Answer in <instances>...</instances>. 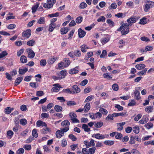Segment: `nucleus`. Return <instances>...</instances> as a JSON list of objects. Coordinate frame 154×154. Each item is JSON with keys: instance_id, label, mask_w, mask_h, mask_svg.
<instances>
[{"instance_id": "obj_3", "label": "nucleus", "mask_w": 154, "mask_h": 154, "mask_svg": "<svg viewBox=\"0 0 154 154\" xmlns=\"http://www.w3.org/2000/svg\"><path fill=\"white\" fill-rule=\"evenodd\" d=\"M56 2L55 0H47V3H44L43 6L45 8L49 9L51 8Z\"/></svg>"}, {"instance_id": "obj_15", "label": "nucleus", "mask_w": 154, "mask_h": 154, "mask_svg": "<svg viewBox=\"0 0 154 154\" xmlns=\"http://www.w3.org/2000/svg\"><path fill=\"white\" fill-rule=\"evenodd\" d=\"M43 127L44 126H42ZM45 126L42 130L41 133L43 134H45L48 132H50L51 131L50 128L48 127L47 126Z\"/></svg>"}, {"instance_id": "obj_51", "label": "nucleus", "mask_w": 154, "mask_h": 154, "mask_svg": "<svg viewBox=\"0 0 154 154\" xmlns=\"http://www.w3.org/2000/svg\"><path fill=\"white\" fill-rule=\"evenodd\" d=\"M74 56H76V57H80L81 55V53L80 51L79 50H76L74 51Z\"/></svg>"}, {"instance_id": "obj_63", "label": "nucleus", "mask_w": 154, "mask_h": 154, "mask_svg": "<svg viewBox=\"0 0 154 154\" xmlns=\"http://www.w3.org/2000/svg\"><path fill=\"white\" fill-rule=\"evenodd\" d=\"M69 137L73 141H75L76 140L77 138L72 134H70L69 135Z\"/></svg>"}, {"instance_id": "obj_50", "label": "nucleus", "mask_w": 154, "mask_h": 154, "mask_svg": "<svg viewBox=\"0 0 154 154\" xmlns=\"http://www.w3.org/2000/svg\"><path fill=\"white\" fill-rule=\"evenodd\" d=\"M47 63V62L45 60H41L40 61V65L42 66H45Z\"/></svg>"}, {"instance_id": "obj_18", "label": "nucleus", "mask_w": 154, "mask_h": 154, "mask_svg": "<svg viewBox=\"0 0 154 154\" xmlns=\"http://www.w3.org/2000/svg\"><path fill=\"white\" fill-rule=\"evenodd\" d=\"M37 23L40 24H44L45 23V18L44 17H41L37 20Z\"/></svg>"}, {"instance_id": "obj_16", "label": "nucleus", "mask_w": 154, "mask_h": 154, "mask_svg": "<svg viewBox=\"0 0 154 154\" xmlns=\"http://www.w3.org/2000/svg\"><path fill=\"white\" fill-rule=\"evenodd\" d=\"M64 135V133L60 130H58L56 132V137L58 138H60Z\"/></svg>"}, {"instance_id": "obj_41", "label": "nucleus", "mask_w": 154, "mask_h": 154, "mask_svg": "<svg viewBox=\"0 0 154 154\" xmlns=\"http://www.w3.org/2000/svg\"><path fill=\"white\" fill-rule=\"evenodd\" d=\"M87 6V4L86 3L84 2H81L79 5V8L80 9H84Z\"/></svg>"}, {"instance_id": "obj_57", "label": "nucleus", "mask_w": 154, "mask_h": 154, "mask_svg": "<svg viewBox=\"0 0 154 154\" xmlns=\"http://www.w3.org/2000/svg\"><path fill=\"white\" fill-rule=\"evenodd\" d=\"M88 81L87 79H84L80 83V85L82 86L86 85L88 83Z\"/></svg>"}, {"instance_id": "obj_25", "label": "nucleus", "mask_w": 154, "mask_h": 154, "mask_svg": "<svg viewBox=\"0 0 154 154\" xmlns=\"http://www.w3.org/2000/svg\"><path fill=\"white\" fill-rule=\"evenodd\" d=\"M56 24L51 23L49 25L48 31L50 32H52L55 28Z\"/></svg>"}, {"instance_id": "obj_19", "label": "nucleus", "mask_w": 154, "mask_h": 154, "mask_svg": "<svg viewBox=\"0 0 154 154\" xmlns=\"http://www.w3.org/2000/svg\"><path fill=\"white\" fill-rule=\"evenodd\" d=\"M64 62V68L68 67L70 64L71 62L69 59L68 58H65L63 60Z\"/></svg>"}, {"instance_id": "obj_6", "label": "nucleus", "mask_w": 154, "mask_h": 154, "mask_svg": "<svg viewBox=\"0 0 154 154\" xmlns=\"http://www.w3.org/2000/svg\"><path fill=\"white\" fill-rule=\"evenodd\" d=\"M138 19L139 18H138L137 17L132 16L127 20V21L128 23L129 24H130L134 23H135Z\"/></svg>"}, {"instance_id": "obj_20", "label": "nucleus", "mask_w": 154, "mask_h": 154, "mask_svg": "<svg viewBox=\"0 0 154 154\" xmlns=\"http://www.w3.org/2000/svg\"><path fill=\"white\" fill-rule=\"evenodd\" d=\"M109 40V37L107 36L102 38L101 39L100 41L102 45H103L108 42Z\"/></svg>"}, {"instance_id": "obj_8", "label": "nucleus", "mask_w": 154, "mask_h": 154, "mask_svg": "<svg viewBox=\"0 0 154 154\" xmlns=\"http://www.w3.org/2000/svg\"><path fill=\"white\" fill-rule=\"evenodd\" d=\"M26 51L28 53V57L30 58H33L35 56V53L31 49H27Z\"/></svg>"}, {"instance_id": "obj_61", "label": "nucleus", "mask_w": 154, "mask_h": 154, "mask_svg": "<svg viewBox=\"0 0 154 154\" xmlns=\"http://www.w3.org/2000/svg\"><path fill=\"white\" fill-rule=\"evenodd\" d=\"M144 144L146 146L149 144L154 145V140H149L148 141L145 142Z\"/></svg>"}, {"instance_id": "obj_35", "label": "nucleus", "mask_w": 154, "mask_h": 154, "mask_svg": "<svg viewBox=\"0 0 154 154\" xmlns=\"http://www.w3.org/2000/svg\"><path fill=\"white\" fill-rule=\"evenodd\" d=\"M104 144L109 146H111L113 145L114 143V141L113 140H107L103 142Z\"/></svg>"}, {"instance_id": "obj_52", "label": "nucleus", "mask_w": 154, "mask_h": 154, "mask_svg": "<svg viewBox=\"0 0 154 154\" xmlns=\"http://www.w3.org/2000/svg\"><path fill=\"white\" fill-rule=\"evenodd\" d=\"M69 129V126H67V127H65L64 128H61L60 129L61 131H62L64 133V132H66L68 131Z\"/></svg>"}, {"instance_id": "obj_56", "label": "nucleus", "mask_w": 154, "mask_h": 154, "mask_svg": "<svg viewBox=\"0 0 154 154\" xmlns=\"http://www.w3.org/2000/svg\"><path fill=\"white\" fill-rule=\"evenodd\" d=\"M20 116V115H19L17 117L15 118L14 121L16 124L17 125L19 124V118Z\"/></svg>"}, {"instance_id": "obj_59", "label": "nucleus", "mask_w": 154, "mask_h": 154, "mask_svg": "<svg viewBox=\"0 0 154 154\" xmlns=\"http://www.w3.org/2000/svg\"><path fill=\"white\" fill-rule=\"evenodd\" d=\"M67 144V142L66 140L65 139H63L61 141V146L63 147L66 146Z\"/></svg>"}, {"instance_id": "obj_10", "label": "nucleus", "mask_w": 154, "mask_h": 154, "mask_svg": "<svg viewBox=\"0 0 154 154\" xmlns=\"http://www.w3.org/2000/svg\"><path fill=\"white\" fill-rule=\"evenodd\" d=\"M140 88V87L136 88L134 93L135 98L137 100H139L140 99V93L139 91Z\"/></svg>"}, {"instance_id": "obj_11", "label": "nucleus", "mask_w": 154, "mask_h": 154, "mask_svg": "<svg viewBox=\"0 0 154 154\" xmlns=\"http://www.w3.org/2000/svg\"><path fill=\"white\" fill-rule=\"evenodd\" d=\"M152 49L153 48L152 47L147 46L145 47V49L142 48L140 50L141 53H145L147 52V51H151Z\"/></svg>"}, {"instance_id": "obj_12", "label": "nucleus", "mask_w": 154, "mask_h": 154, "mask_svg": "<svg viewBox=\"0 0 154 154\" xmlns=\"http://www.w3.org/2000/svg\"><path fill=\"white\" fill-rule=\"evenodd\" d=\"M59 76L61 79H62L66 76L67 74V72L66 70H61L59 73H58Z\"/></svg>"}, {"instance_id": "obj_34", "label": "nucleus", "mask_w": 154, "mask_h": 154, "mask_svg": "<svg viewBox=\"0 0 154 154\" xmlns=\"http://www.w3.org/2000/svg\"><path fill=\"white\" fill-rule=\"evenodd\" d=\"M68 28L66 27L61 28L60 29L61 33V34H65L68 32Z\"/></svg>"}, {"instance_id": "obj_28", "label": "nucleus", "mask_w": 154, "mask_h": 154, "mask_svg": "<svg viewBox=\"0 0 154 154\" xmlns=\"http://www.w3.org/2000/svg\"><path fill=\"white\" fill-rule=\"evenodd\" d=\"M79 71L76 67L71 69L69 71V73L71 74H73L76 73L78 72Z\"/></svg>"}, {"instance_id": "obj_7", "label": "nucleus", "mask_w": 154, "mask_h": 154, "mask_svg": "<svg viewBox=\"0 0 154 154\" xmlns=\"http://www.w3.org/2000/svg\"><path fill=\"white\" fill-rule=\"evenodd\" d=\"M54 86L51 90V91L57 92L60 90V88H62L59 84H55L53 85Z\"/></svg>"}, {"instance_id": "obj_1", "label": "nucleus", "mask_w": 154, "mask_h": 154, "mask_svg": "<svg viewBox=\"0 0 154 154\" xmlns=\"http://www.w3.org/2000/svg\"><path fill=\"white\" fill-rule=\"evenodd\" d=\"M129 24L125 23L121 26L120 28L117 29L118 31L122 30L121 32L122 35H125L128 33L129 32Z\"/></svg>"}, {"instance_id": "obj_47", "label": "nucleus", "mask_w": 154, "mask_h": 154, "mask_svg": "<svg viewBox=\"0 0 154 154\" xmlns=\"http://www.w3.org/2000/svg\"><path fill=\"white\" fill-rule=\"evenodd\" d=\"M27 123V121L25 119H23L20 120V123L22 125H25Z\"/></svg>"}, {"instance_id": "obj_49", "label": "nucleus", "mask_w": 154, "mask_h": 154, "mask_svg": "<svg viewBox=\"0 0 154 154\" xmlns=\"http://www.w3.org/2000/svg\"><path fill=\"white\" fill-rule=\"evenodd\" d=\"M24 152V149L23 148H20L17 151L16 154H23Z\"/></svg>"}, {"instance_id": "obj_54", "label": "nucleus", "mask_w": 154, "mask_h": 154, "mask_svg": "<svg viewBox=\"0 0 154 154\" xmlns=\"http://www.w3.org/2000/svg\"><path fill=\"white\" fill-rule=\"evenodd\" d=\"M147 69H145L143 70H142L141 71L139 72L138 73V74L140 75H145Z\"/></svg>"}, {"instance_id": "obj_13", "label": "nucleus", "mask_w": 154, "mask_h": 154, "mask_svg": "<svg viewBox=\"0 0 154 154\" xmlns=\"http://www.w3.org/2000/svg\"><path fill=\"white\" fill-rule=\"evenodd\" d=\"M78 32L79 36L81 38L83 37L86 33V32L85 31L82 30L81 28L78 29Z\"/></svg>"}, {"instance_id": "obj_33", "label": "nucleus", "mask_w": 154, "mask_h": 154, "mask_svg": "<svg viewBox=\"0 0 154 154\" xmlns=\"http://www.w3.org/2000/svg\"><path fill=\"white\" fill-rule=\"evenodd\" d=\"M35 41L33 39L28 41L27 43V45L29 46H33L35 44Z\"/></svg>"}, {"instance_id": "obj_37", "label": "nucleus", "mask_w": 154, "mask_h": 154, "mask_svg": "<svg viewBox=\"0 0 154 154\" xmlns=\"http://www.w3.org/2000/svg\"><path fill=\"white\" fill-rule=\"evenodd\" d=\"M96 148L95 147H93L89 149L88 154H94Z\"/></svg>"}, {"instance_id": "obj_2", "label": "nucleus", "mask_w": 154, "mask_h": 154, "mask_svg": "<svg viewBox=\"0 0 154 154\" xmlns=\"http://www.w3.org/2000/svg\"><path fill=\"white\" fill-rule=\"evenodd\" d=\"M154 7V2L150 0H147L143 6L144 11L145 12L149 11L151 8Z\"/></svg>"}, {"instance_id": "obj_43", "label": "nucleus", "mask_w": 154, "mask_h": 154, "mask_svg": "<svg viewBox=\"0 0 154 154\" xmlns=\"http://www.w3.org/2000/svg\"><path fill=\"white\" fill-rule=\"evenodd\" d=\"M8 53L6 51H4L0 53V59L7 55Z\"/></svg>"}, {"instance_id": "obj_32", "label": "nucleus", "mask_w": 154, "mask_h": 154, "mask_svg": "<svg viewBox=\"0 0 154 154\" xmlns=\"http://www.w3.org/2000/svg\"><path fill=\"white\" fill-rule=\"evenodd\" d=\"M20 60L21 62L23 63H26L27 61L26 57L24 55H22L20 57Z\"/></svg>"}, {"instance_id": "obj_29", "label": "nucleus", "mask_w": 154, "mask_h": 154, "mask_svg": "<svg viewBox=\"0 0 154 154\" xmlns=\"http://www.w3.org/2000/svg\"><path fill=\"white\" fill-rule=\"evenodd\" d=\"M153 106H147L145 108V111L147 112H151L153 110Z\"/></svg>"}, {"instance_id": "obj_53", "label": "nucleus", "mask_w": 154, "mask_h": 154, "mask_svg": "<svg viewBox=\"0 0 154 154\" xmlns=\"http://www.w3.org/2000/svg\"><path fill=\"white\" fill-rule=\"evenodd\" d=\"M69 116L71 118V120L74 118H76L77 116L73 112H72L69 113Z\"/></svg>"}, {"instance_id": "obj_14", "label": "nucleus", "mask_w": 154, "mask_h": 154, "mask_svg": "<svg viewBox=\"0 0 154 154\" xmlns=\"http://www.w3.org/2000/svg\"><path fill=\"white\" fill-rule=\"evenodd\" d=\"M94 136L96 138L98 139H102L105 138L104 135L100 134H94L92 137H94Z\"/></svg>"}, {"instance_id": "obj_30", "label": "nucleus", "mask_w": 154, "mask_h": 154, "mask_svg": "<svg viewBox=\"0 0 154 154\" xmlns=\"http://www.w3.org/2000/svg\"><path fill=\"white\" fill-rule=\"evenodd\" d=\"M23 80V78L21 77H18L17 78L15 82V85H19Z\"/></svg>"}, {"instance_id": "obj_42", "label": "nucleus", "mask_w": 154, "mask_h": 154, "mask_svg": "<svg viewBox=\"0 0 154 154\" xmlns=\"http://www.w3.org/2000/svg\"><path fill=\"white\" fill-rule=\"evenodd\" d=\"M92 91V88L89 86L85 88L84 91V93L85 94H87L89 93Z\"/></svg>"}, {"instance_id": "obj_39", "label": "nucleus", "mask_w": 154, "mask_h": 154, "mask_svg": "<svg viewBox=\"0 0 154 154\" xmlns=\"http://www.w3.org/2000/svg\"><path fill=\"white\" fill-rule=\"evenodd\" d=\"M62 92L65 93L72 94L71 89L70 88L64 89L63 90Z\"/></svg>"}, {"instance_id": "obj_58", "label": "nucleus", "mask_w": 154, "mask_h": 154, "mask_svg": "<svg viewBox=\"0 0 154 154\" xmlns=\"http://www.w3.org/2000/svg\"><path fill=\"white\" fill-rule=\"evenodd\" d=\"M133 130L134 132L136 134H138L139 132V128L137 126L133 127Z\"/></svg>"}, {"instance_id": "obj_60", "label": "nucleus", "mask_w": 154, "mask_h": 154, "mask_svg": "<svg viewBox=\"0 0 154 154\" xmlns=\"http://www.w3.org/2000/svg\"><path fill=\"white\" fill-rule=\"evenodd\" d=\"M13 134V132L11 130H9L7 133V135L10 138L12 137Z\"/></svg>"}, {"instance_id": "obj_38", "label": "nucleus", "mask_w": 154, "mask_h": 154, "mask_svg": "<svg viewBox=\"0 0 154 154\" xmlns=\"http://www.w3.org/2000/svg\"><path fill=\"white\" fill-rule=\"evenodd\" d=\"M146 18L145 17H143L142 19H141L139 23L140 24L144 25L146 23Z\"/></svg>"}, {"instance_id": "obj_5", "label": "nucleus", "mask_w": 154, "mask_h": 154, "mask_svg": "<svg viewBox=\"0 0 154 154\" xmlns=\"http://www.w3.org/2000/svg\"><path fill=\"white\" fill-rule=\"evenodd\" d=\"M31 31L30 29H27L23 31L22 33V36L23 37H25L28 38L31 35Z\"/></svg>"}, {"instance_id": "obj_26", "label": "nucleus", "mask_w": 154, "mask_h": 154, "mask_svg": "<svg viewBox=\"0 0 154 154\" xmlns=\"http://www.w3.org/2000/svg\"><path fill=\"white\" fill-rule=\"evenodd\" d=\"M81 51L83 52H86V49H89V47L87 46L86 45L83 44L81 46Z\"/></svg>"}, {"instance_id": "obj_17", "label": "nucleus", "mask_w": 154, "mask_h": 154, "mask_svg": "<svg viewBox=\"0 0 154 154\" xmlns=\"http://www.w3.org/2000/svg\"><path fill=\"white\" fill-rule=\"evenodd\" d=\"M149 119L146 116H145L143 118L140 120L139 122L140 124H145L148 121Z\"/></svg>"}, {"instance_id": "obj_27", "label": "nucleus", "mask_w": 154, "mask_h": 154, "mask_svg": "<svg viewBox=\"0 0 154 154\" xmlns=\"http://www.w3.org/2000/svg\"><path fill=\"white\" fill-rule=\"evenodd\" d=\"M14 109V108H11L10 107H7L5 109V112L6 114H10Z\"/></svg>"}, {"instance_id": "obj_9", "label": "nucleus", "mask_w": 154, "mask_h": 154, "mask_svg": "<svg viewBox=\"0 0 154 154\" xmlns=\"http://www.w3.org/2000/svg\"><path fill=\"white\" fill-rule=\"evenodd\" d=\"M58 59V57L56 56H51L49 58L48 61V63L49 64H52L54 63L56 60Z\"/></svg>"}, {"instance_id": "obj_24", "label": "nucleus", "mask_w": 154, "mask_h": 154, "mask_svg": "<svg viewBox=\"0 0 154 154\" xmlns=\"http://www.w3.org/2000/svg\"><path fill=\"white\" fill-rule=\"evenodd\" d=\"M28 71V69L26 67L23 69L19 68V73L20 75L24 74Z\"/></svg>"}, {"instance_id": "obj_36", "label": "nucleus", "mask_w": 154, "mask_h": 154, "mask_svg": "<svg viewBox=\"0 0 154 154\" xmlns=\"http://www.w3.org/2000/svg\"><path fill=\"white\" fill-rule=\"evenodd\" d=\"M54 109L57 112H60L62 111V107L58 105H56L55 106Z\"/></svg>"}, {"instance_id": "obj_45", "label": "nucleus", "mask_w": 154, "mask_h": 154, "mask_svg": "<svg viewBox=\"0 0 154 154\" xmlns=\"http://www.w3.org/2000/svg\"><path fill=\"white\" fill-rule=\"evenodd\" d=\"M32 134L33 137L35 138H37L38 136V134L37 133V130L36 129H34L32 131Z\"/></svg>"}, {"instance_id": "obj_40", "label": "nucleus", "mask_w": 154, "mask_h": 154, "mask_svg": "<svg viewBox=\"0 0 154 154\" xmlns=\"http://www.w3.org/2000/svg\"><path fill=\"white\" fill-rule=\"evenodd\" d=\"M99 111L103 115H106L108 113L107 111L103 108H101L99 109Z\"/></svg>"}, {"instance_id": "obj_46", "label": "nucleus", "mask_w": 154, "mask_h": 154, "mask_svg": "<svg viewBox=\"0 0 154 154\" xmlns=\"http://www.w3.org/2000/svg\"><path fill=\"white\" fill-rule=\"evenodd\" d=\"M115 137L117 139H121L122 137V135L121 133L116 132L115 136Z\"/></svg>"}, {"instance_id": "obj_4", "label": "nucleus", "mask_w": 154, "mask_h": 154, "mask_svg": "<svg viewBox=\"0 0 154 154\" xmlns=\"http://www.w3.org/2000/svg\"><path fill=\"white\" fill-rule=\"evenodd\" d=\"M71 89L72 94L79 93L81 91L80 88L76 85H73Z\"/></svg>"}, {"instance_id": "obj_48", "label": "nucleus", "mask_w": 154, "mask_h": 154, "mask_svg": "<svg viewBox=\"0 0 154 154\" xmlns=\"http://www.w3.org/2000/svg\"><path fill=\"white\" fill-rule=\"evenodd\" d=\"M117 6L115 3H112L110 6L109 7V10L112 9H116L117 8Z\"/></svg>"}, {"instance_id": "obj_23", "label": "nucleus", "mask_w": 154, "mask_h": 154, "mask_svg": "<svg viewBox=\"0 0 154 154\" xmlns=\"http://www.w3.org/2000/svg\"><path fill=\"white\" fill-rule=\"evenodd\" d=\"M89 117L92 119H97V113H93L91 112L89 114Z\"/></svg>"}, {"instance_id": "obj_21", "label": "nucleus", "mask_w": 154, "mask_h": 154, "mask_svg": "<svg viewBox=\"0 0 154 154\" xmlns=\"http://www.w3.org/2000/svg\"><path fill=\"white\" fill-rule=\"evenodd\" d=\"M39 5V3L36 2L34 4V5L32 8V13H35L37 10V9Z\"/></svg>"}, {"instance_id": "obj_44", "label": "nucleus", "mask_w": 154, "mask_h": 154, "mask_svg": "<svg viewBox=\"0 0 154 154\" xmlns=\"http://www.w3.org/2000/svg\"><path fill=\"white\" fill-rule=\"evenodd\" d=\"M135 141L134 140V137L133 136H131L130 137V140L129 141V143L130 144H133L135 143Z\"/></svg>"}, {"instance_id": "obj_62", "label": "nucleus", "mask_w": 154, "mask_h": 154, "mask_svg": "<svg viewBox=\"0 0 154 154\" xmlns=\"http://www.w3.org/2000/svg\"><path fill=\"white\" fill-rule=\"evenodd\" d=\"M16 25L14 24H11L7 26V28L10 29H12L15 28Z\"/></svg>"}, {"instance_id": "obj_64", "label": "nucleus", "mask_w": 154, "mask_h": 154, "mask_svg": "<svg viewBox=\"0 0 154 154\" xmlns=\"http://www.w3.org/2000/svg\"><path fill=\"white\" fill-rule=\"evenodd\" d=\"M82 154H88V150L86 148H83L82 149Z\"/></svg>"}, {"instance_id": "obj_31", "label": "nucleus", "mask_w": 154, "mask_h": 154, "mask_svg": "<svg viewBox=\"0 0 154 154\" xmlns=\"http://www.w3.org/2000/svg\"><path fill=\"white\" fill-rule=\"evenodd\" d=\"M145 67V65L143 64H140L135 66V67L138 70H140L144 68Z\"/></svg>"}, {"instance_id": "obj_55", "label": "nucleus", "mask_w": 154, "mask_h": 154, "mask_svg": "<svg viewBox=\"0 0 154 154\" xmlns=\"http://www.w3.org/2000/svg\"><path fill=\"white\" fill-rule=\"evenodd\" d=\"M94 98V96L91 95L88 96L86 99L85 102H88L91 101L92 99Z\"/></svg>"}, {"instance_id": "obj_22", "label": "nucleus", "mask_w": 154, "mask_h": 154, "mask_svg": "<svg viewBox=\"0 0 154 154\" xmlns=\"http://www.w3.org/2000/svg\"><path fill=\"white\" fill-rule=\"evenodd\" d=\"M90 107L91 106L90 103H87L83 108L85 112H87L90 109Z\"/></svg>"}]
</instances>
